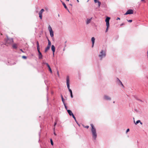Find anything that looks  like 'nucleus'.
Listing matches in <instances>:
<instances>
[{"mask_svg":"<svg viewBox=\"0 0 148 148\" xmlns=\"http://www.w3.org/2000/svg\"><path fill=\"white\" fill-rule=\"evenodd\" d=\"M54 134L55 135H56V134H55V132L54 133Z\"/></svg>","mask_w":148,"mask_h":148,"instance_id":"obj_40","label":"nucleus"},{"mask_svg":"<svg viewBox=\"0 0 148 148\" xmlns=\"http://www.w3.org/2000/svg\"><path fill=\"white\" fill-rule=\"evenodd\" d=\"M21 51L22 52H23V51H22V49H21Z\"/></svg>","mask_w":148,"mask_h":148,"instance_id":"obj_42","label":"nucleus"},{"mask_svg":"<svg viewBox=\"0 0 148 148\" xmlns=\"http://www.w3.org/2000/svg\"><path fill=\"white\" fill-rule=\"evenodd\" d=\"M62 3V4L64 6V8L67 10L69 12V9H68V8H67V6H66L65 4L64 3V2H62V1H61Z\"/></svg>","mask_w":148,"mask_h":148,"instance_id":"obj_13","label":"nucleus"},{"mask_svg":"<svg viewBox=\"0 0 148 148\" xmlns=\"http://www.w3.org/2000/svg\"><path fill=\"white\" fill-rule=\"evenodd\" d=\"M22 58H24V59H26L27 58V57L25 56H22Z\"/></svg>","mask_w":148,"mask_h":148,"instance_id":"obj_33","label":"nucleus"},{"mask_svg":"<svg viewBox=\"0 0 148 148\" xmlns=\"http://www.w3.org/2000/svg\"><path fill=\"white\" fill-rule=\"evenodd\" d=\"M84 127L85 128H86L87 129H88L89 128V126L88 125H86V126H84Z\"/></svg>","mask_w":148,"mask_h":148,"instance_id":"obj_29","label":"nucleus"},{"mask_svg":"<svg viewBox=\"0 0 148 148\" xmlns=\"http://www.w3.org/2000/svg\"><path fill=\"white\" fill-rule=\"evenodd\" d=\"M77 1L78 2H79V0H77Z\"/></svg>","mask_w":148,"mask_h":148,"instance_id":"obj_43","label":"nucleus"},{"mask_svg":"<svg viewBox=\"0 0 148 148\" xmlns=\"http://www.w3.org/2000/svg\"><path fill=\"white\" fill-rule=\"evenodd\" d=\"M67 111L70 116H72L73 115V114L71 110H67Z\"/></svg>","mask_w":148,"mask_h":148,"instance_id":"obj_14","label":"nucleus"},{"mask_svg":"<svg viewBox=\"0 0 148 148\" xmlns=\"http://www.w3.org/2000/svg\"><path fill=\"white\" fill-rule=\"evenodd\" d=\"M12 47L13 48L16 49L17 48V45L16 44H14L12 45Z\"/></svg>","mask_w":148,"mask_h":148,"instance_id":"obj_19","label":"nucleus"},{"mask_svg":"<svg viewBox=\"0 0 148 148\" xmlns=\"http://www.w3.org/2000/svg\"><path fill=\"white\" fill-rule=\"evenodd\" d=\"M38 53V58L39 59H42V55L40 52V50H37Z\"/></svg>","mask_w":148,"mask_h":148,"instance_id":"obj_8","label":"nucleus"},{"mask_svg":"<svg viewBox=\"0 0 148 148\" xmlns=\"http://www.w3.org/2000/svg\"><path fill=\"white\" fill-rule=\"evenodd\" d=\"M72 117H73L74 119L75 120V121L76 120V118H75V116H74V115H73H73H72Z\"/></svg>","mask_w":148,"mask_h":148,"instance_id":"obj_31","label":"nucleus"},{"mask_svg":"<svg viewBox=\"0 0 148 148\" xmlns=\"http://www.w3.org/2000/svg\"><path fill=\"white\" fill-rule=\"evenodd\" d=\"M100 54L99 55V56L101 58V60L103 57H105L106 53L103 50H102L100 52Z\"/></svg>","mask_w":148,"mask_h":148,"instance_id":"obj_4","label":"nucleus"},{"mask_svg":"<svg viewBox=\"0 0 148 148\" xmlns=\"http://www.w3.org/2000/svg\"><path fill=\"white\" fill-rule=\"evenodd\" d=\"M1 35H2V34H1Z\"/></svg>","mask_w":148,"mask_h":148,"instance_id":"obj_45","label":"nucleus"},{"mask_svg":"<svg viewBox=\"0 0 148 148\" xmlns=\"http://www.w3.org/2000/svg\"><path fill=\"white\" fill-rule=\"evenodd\" d=\"M110 19V18L108 17H107L105 20L106 22H109V20Z\"/></svg>","mask_w":148,"mask_h":148,"instance_id":"obj_17","label":"nucleus"},{"mask_svg":"<svg viewBox=\"0 0 148 148\" xmlns=\"http://www.w3.org/2000/svg\"><path fill=\"white\" fill-rule=\"evenodd\" d=\"M67 1H69V0H66Z\"/></svg>","mask_w":148,"mask_h":148,"instance_id":"obj_41","label":"nucleus"},{"mask_svg":"<svg viewBox=\"0 0 148 148\" xmlns=\"http://www.w3.org/2000/svg\"><path fill=\"white\" fill-rule=\"evenodd\" d=\"M117 79L119 81V82H120V83H121V85H122V86L123 87H124V86L123 85V84H122V82H121V81L118 78H117Z\"/></svg>","mask_w":148,"mask_h":148,"instance_id":"obj_23","label":"nucleus"},{"mask_svg":"<svg viewBox=\"0 0 148 148\" xmlns=\"http://www.w3.org/2000/svg\"><path fill=\"white\" fill-rule=\"evenodd\" d=\"M104 99L106 100H110L111 99L109 96L105 95L104 96Z\"/></svg>","mask_w":148,"mask_h":148,"instance_id":"obj_11","label":"nucleus"},{"mask_svg":"<svg viewBox=\"0 0 148 148\" xmlns=\"http://www.w3.org/2000/svg\"><path fill=\"white\" fill-rule=\"evenodd\" d=\"M48 30L50 32L51 36L53 37V32L50 25H49L48 27Z\"/></svg>","mask_w":148,"mask_h":148,"instance_id":"obj_5","label":"nucleus"},{"mask_svg":"<svg viewBox=\"0 0 148 148\" xmlns=\"http://www.w3.org/2000/svg\"><path fill=\"white\" fill-rule=\"evenodd\" d=\"M133 11L132 10H129L125 14V15L132 14L133 13Z\"/></svg>","mask_w":148,"mask_h":148,"instance_id":"obj_6","label":"nucleus"},{"mask_svg":"<svg viewBox=\"0 0 148 148\" xmlns=\"http://www.w3.org/2000/svg\"><path fill=\"white\" fill-rule=\"evenodd\" d=\"M92 19V18L90 19H87L86 21V23L87 24H89L91 22V20Z\"/></svg>","mask_w":148,"mask_h":148,"instance_id":"obj_15","label":"nucleus"},{"mask_svg":"<svg viewBox=\"0 0 148 148\" xmlns=\"http://www.w3.org/2000/svg\"><path fill=\"white\" fill-rule=\"evenodd\" d=\"M37 44V50H40V46L39 43L38 41H37L36 42Z\"/></svg>","mask_w":148,"mask_h":148,"instance_id":"obj_16","label":"nucleus"},{"mask_svg":"<svg viewBox=\"0 0 148 148\" xmlns=\"http://www.w3.org/2000/svg\"><path fill=\"white\" fill-rule=\"evenodd\" d=\"M5 45L8 46L9 45L12 44L13 42V40L12 38H9L7 36V39L5 40Z\"/></svg>","mask_w":148,"mask_h":148,"instance_id":"obj_3","label":"nucleus"},{"mask_svg":"<svg viewBox=\"0 0 148 148\" xmlns=\"http://www.w3.org/2000/svg\"><path fill=\"white\" fill-rule=\"evenodd\" d=\"M140 124H142V122H141L140 121Z\"/></svg>","mask_w":148,"mask_h":148,"instance_id":"obj_39","label":"nucleus"},{"mask_svg":"<svg viewBox=\"0 0 148 148\" xmlns=\"http://www.w3.org/2000/svg\"><path fill=\"white\" fill-rule=\"evenodd\" d=\"M106 26L107 27H109V22H106Z\"/></svg>","mask_w":148,"mask_h":148,"instance_id":"obj_22","label":"nucleus"},{"mask_svg":"<svg viewBox=\"0 0 148 148\" xmlns=\"http://www.w3.org/2000/svg\"><path fill=\"white\" fill-rule=\"evenodd\" d=\"M108 28H109V27H107V28H106V32H108Z\"/></svg>","mask_w":148,"mask_h":148,"instance_id":"obj_32","label":"nucleus"},{"mask_svg":"<svg viewBox=\"0 0 148 148\" xmlns=\"http://www.w3.org/2000/svg\"><path fill=\"white\" fill-rule=\"evenodd\" d=\"M144 0H141V1H143Z\"/></svg>","mask_w":148,"mask_h":148,"instance_id":"obj_44","label":"nucleus"},{"mask_svg":"<svg viewBox=\"0 0 148 148\" xmlns=\"http://www.w3.org/2000/svg\"><path fill=\"white\" fill-rule=\"evenodd\" d=\"M50 141H51V145H53V141H52V140L51 139H50Z\"/></svg>","mask_w":148,"mask_h":148,"instance_id":"obj_27","label":"nucleus"},{"mask_svg":"<svg viewBox=\"0 0 148 148\" xmlns=\"http://www.w3.org/2000/svg\"><path fill=\"white\" fill-rule=\"evenodd\" d=\"M51 50L53 51V55H54V52H55V46H54V45H52V46H51Z\"/></svg>","mask_w":148,"mask_h":148,"instance_id":"obj_9","label":"nucleus"},{"mask_svg":"<svg viewBox=\"0 0 148 148\" xmlns=\"http://www.w3.org/2000/svg\"><path fill=\"white\" fill-rule=\"evenodd\" d=\"M123 25V24H121V26L122 25Z\"/></svg>","mask_w":148,"mask_h":148,"instance_id":"obj_38","label":"nucleus"},{"mask_svg":"<svg viewBox=\"0 0 148 148\" xmlns=\"http://www.w3.org/2000/svg\"><path fill=\"white\" fill-rule=\"evenodd\" d=\"M57 121H56L55 123H54V126L55 127V125H56L57 124Z\"/></svg>","mask_w":148,"mask_h":148,"instance_id":"obj_36","label":"nucleus"},{"mask_svg":"<svg viewBox=\"0 0 148 148\" xmlns=\"http://www.w3.org/2000/svg\"><path fill=\"white\" fill-rule=\"evenodd\" d=\"M140 120H138L137 121H136V123H135V124H137L138 123H140ZM134 122H135V121H134Z\"/></svg>","mask_w":148,"mask_h":148,"instance_id":"obj_25","label":"nucleus"},{"mask_svg":"<svg viewBox=\"0 0 148 148\" xmlns=\"http://www.w3.org/2000/svg\"><path fill=\"white\" fill-rule=\"evenodd\" d=\"M91 41L92 42V47H93L94 46V44L95 43V38L94 37H92L91 38Z\"/></svg>","mask_w":148,"mask_h":148,"instance_id":"obj_12","label":"nucleus"},{"mask_svg":"<svg viewBox=\"0 0 148 148\" xmlns=\"http://www.w3.org/2000/svg\"><path fill=\"white\" fill-rule=\"evenodd\" d=\"M64 107H65V108L66 109V110H67V106H66V104L65 103H64Z\"/></svg>","mask_w":148,"mask_h":148,"instance_id":"obj_28","label":"nucleus"},{"mask_svg":"<svg viewBox=\"0 0 148 148\" xmlns=\"http://www.w3.org/2000/svg\"><path fill=\"white\" fill-rule=\"evenodd\" d=\"M127 21L128 22L130 23L132 22V20H127Z\"/></svg>","mask_w":148,"mask_h":148,"instance_id":"obj_34","label":"nucleus"},{"mask_svg":"<svg viewBox=\"0 0 148 148\" xmlns=\"http://www.w3.org/2000/svg\"><path fill=\"white\" fill-rule=\"evenodd\" d=\"M66 84L67 87V88H68L69 92L71 94V97L72 98L73 97V95L72 94V92L70 88V86H69V77L67 76L66 78Z\"/></svg>","mask_w":148,"mask_h":148,"instance_id":"obj_2","label":"nucleus"},{"mask_svg":"<svg viewBox=\"0 0 148 148\" xmlns=\"http://www.w3.org/2000/svg\"><path fill=\"white\" fill-rule=\"evenodd\" d=\"M44 11V9H42L39 12V17L41 19H42V13Z\"/></svg>","mask_w":148,"mask_h":148,"instance_id":"obj_7","label":"nucleus"},{"mask_svg":"<svg viewBox=\"0 0 148 148\" xmlns=\"http://www.w3.org/2000/svg\"><path fill=\"white\" fill-rule=\"evenodd\" d=\"M48 45L47 46H49L50 47V46H51V42L49 40H48Z\"/></svg>","mask_w":148,"mask_h":148,"instance_id":"obj_20","label":"nucleus"},{"mask_svg":"<svg viewBox=\"0 0 148 148\" xmlns=\"http://www.w3.org/2000/svg\"><path fill=\"white\" fill-rule=\"evenodd\" d=\"M48 69H49V71H50V72L52 73V71L51 70V69L50 67V66H49V67H48Z\"/></svg>","mask_w":148,"mask_h":148,"instance_id":"obj_21","label":"nucleus"},{"mask_svg":"<svg viewBox=\"0 0 148 148\" xmlns=\"http://www.w3.org/2000/svg\"><path fill=\"white\" fill-rule=\"evenodd\" d=\"M50 47L49 46H47L45 49V52H47V51L49 49H50Z\"/></svg>","mask_w":148,"mask_h":148,"instance_id":"obj_18","label":"nucleus"},{"mask_svg":"<svg viewBox=\"0 0 148 148\" xmlns=\"http://www.w3.org/2000/svg\"><path fill=\"white\" fill-rule=\"evenodd\" d=\"M43 64H46L48 67L50 66L47 63H45V62H43Z\"/></svg>","mask_w":148,"mask_h":148,"instance_id":"obj_24","label":"nucleus"},{"mask_svg":"<svg viewBox=\"0 0 148 148\" xmlns=\"http://www.w3.org/2000/svg\"><path fill=\"white\" fill-rule=\"evenodd\" d=\"M94 1L95 3H98V7H99L101 4V2H100L98 0H94Z\"/></svg>","mask_w":148,"mask_h":148,"instance_id":"obj_10","label":"nucleus"},{"mask_svg":"<svg viewBox=\"0 0 148 148\" xmlns=\"http://www.w3.org/2000/svg\"><path fill=\"white\" fill-rule=\"evenodd\" d=\"M90 125L92 127L91 131L92 135V137L95 140L96 139L97 136L96 129L95 128L93 124H91Z\"/></svg>","mask_w":148,"mask_h":148,"instance_id":"obj_1","label":"nucleus"},{"mask_svg":"<svg viewBox=\"0 0 148 148\" xmlns=\"http://www.w3.org/2000/svg\"><path fill=\"white\" fill-rule=\"evenodd\" d=\"M57 75H58V77H60V75H59V71H57Z\"/></svg>","mask_w":148,"mask_h":148,"instance_id":"obj_30","label":"nucleus"},{"mask_svg":"<svg viewBox=\"0 0 148 148\" xmlns=\"http://www.w3.org/2000/svg\"><path fill=\"white\" fill-rule=\"evenodd\" d=\"M61 98H62V101L63 103H64V99L63 98L62 95H61Z\"/></svg>","mask_w":148,"mask_h":148,"instance_id":"obj_26","label":"nucleus"},{"mask_svg":"<svg viewBox=\"0 0 148 148\" xmlns=\"http://www.w3.org/2000/svg\"><path fill=\"white\" fill-rule=\"evenodd\" d=\"M130 131V129H127L126 130V133H127L128 132Z\"/></svg>","mask_w":148,"mask_h":148,"instance_id":"obj_35","label":"nucleus"},{"mask_svg":"<svg viewBox=\"0 0 148 148\" xmlns=\"http://www.w3.org/2000/svg\"><path fill=\"white\" fill-rule=\"evenodd\" d=\"M118 19L120 20V18H117V20H118Z\"/></svg>","mask_w":148,"mask_h":148,"instance_id":"obj_37","label":"nucleus"}]
</instances>
